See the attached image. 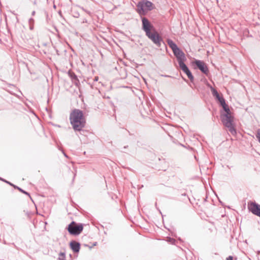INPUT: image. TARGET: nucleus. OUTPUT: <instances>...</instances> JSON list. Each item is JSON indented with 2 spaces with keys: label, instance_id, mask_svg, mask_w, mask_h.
Instances as JSON below:
<instances>
[{
  "label": "nucleus",
  "instance_id": "10",
  "mask_svg": "<svg viewBox=\"0 0 260 260\" xmlns=\"http://www.w3.org/2000/svg\"><path fill=\"white\" fill-rule=\"evenodd\" d=\"M70 247L71 249L73 250V251L75 252H79L80 248V245L79 243L75 242V241H72L70 243Z\"/></svg>",
  "mask_w": 260,
  "mask_h": 260
},
{
  "label": "nucleus",
  "instance_id": "18",
  "mask_svg": "<svg viewBox=\"0 0 260 260\" xmlns=\"http://www.w3.org/2000/svg\"><path fill=\"white\" fill-rule=\"evenodd\" d=\"M62 152H63L64 156L66 157H68V156L67 155V154L63 151H62Z\"/></svg>",
  "mask_w": 260,
  "mask_h": 260
},
{
  "label": "nucleus",
  "instance_id": "21",
  "mask_svg": "<svg viewBox=\"0 0 260 260\" xmlns=\"http://www.w3.org/2000/svg\"><path fill=\"white\" fill-rule=\"evenodd\" d=\"M209 53H210L209 51H207V54L208 55Z\"/></svg>",
  "mask_w": 260,
  "mask_h": 260
},
{
  "label": "nucleus",
  "instance_id": "17",
  "mask_svg": "<svg viewBox=\"0 0 260 260\" xmlns=\"http://www.w3.org/2000/svg\"><path fill=\"white\" fill-rule=\"evenodd\" d=\"M233 257L232 256H229L226 258V260H233Z\"/></svg>",
  "mask_w": 260,
  "mask_h": 260
},
{
  "label": "nucleus",
  "instance_id": "20",
  "mask_svg": "<svg viewBox=\"0 0 260 260\" xmlns=\"http://www.w3.org/2000/svg\"><path fill=\"white\" fill-rule=\"evenodd\" d=\"M35 14V11H33L32 13V15H34Z\"/></svg>",
  "mask_w": 260,
  "mask_h": 260
},
{
  "label": "nucleus",
  "instance_id": "1",
  "mask_svg": "<svg viewBox=\"0 0 260 260\" xmlns=\"http://www.w3.org/2000/svg\"><path fill=\"white\" fill-rule=\"evenodd\" d=\"M142 28L146 33V35L150 39L154 44L158 47L160 45L161 39L159 37L158 32L156 31L153 26L150 23L148 20L146 18H143L142 20Z\"/></svg>",
  "mask_w": 260,
  "mask_h": 260
},
{
  "label": "nucleus",
  "instance_id": "9",
  "mask_svg": "<svg viewBox=\"0 0 260 260\" xmlns=\"http://www.w3.org/2000/svg\"><path fill=\"white\" fill-rule=\"evenodd\" d=\"M182 71L184 72L186 75L187 76L188 78L190 79V80L191 82H193V76H192L191 73L189 70L188 68L186 65H184L181 67L180 68Z\"/></svg>",
  "mask_w": 260,
  "mask_h": 260
},
{
  "label": "nucleus",
  "instance_id": "19",
  "mask_svg": "<svg viewBox=\"0 0 260 260\" xmlns=\"http://www.w3.org/2000/svg\"><path fill=\"white\" fill-rule=\"evenodd\" d=\"M6 183H8L9 184H10L11 185H13L11 183H9V182L8 181H5Z\"/></svg>",
  "mask_w": 260,
  "mask_h": 260
},
{
  "label": "nucleus",
  "instance_id": "7",
  "mask_svg": "<svg viewBox=\"0 0 260 260\" xmlns=\"http://www.w3.org/2000/svg\"><path fill=\"white\" fill-rule=\"evenodd\" d=\"M193 64L203 73L208 74L209 70L207 66L204 62L200 60H196Z\"/></svg>",
  "mask_w": 260,
  "mask_h": 260
},
{
  "label": "nucleus",
  "instance_id": "4",
  "mask_svg": "<svg viewBox=\"0 0 260 260\" xmlns=\"http://www.w3.org/2000/svg\"><path fill=\"white\" fill-rule=\"evenodd\" d=\"M137 7V12L140 16H143L153 9V4L147 0H142L138 3Z\"/></svg>",
  "mask_w": 260,
  "mask_h": 260
},
{
  "label": "nucleus",
  "instance_id": "8",
  "mask_svg": "<svg viewBox=\"0 0 260 260\" xmlns=\"http://www.w3.org/2000/svg\"><path fill=\"white\" fill-rule=\"evenodd\" d=\"M250 211L254 215L260 217V205L255 203H251L249 205Z\"/></svg>",
  "mask_w": 260,
  "mask_h": 260
},
{
  "label": "nucleus",
  "instance_id": "11",
  "mask_svg": "<svg viewBox=\"0 0 260 260\" xmlns=\"http://www.w3.org/2000/svg\"><path fill=\"white\" fill-rule=\"evenodd\" d=\"M216 99L219 101L221 106L222 107L224 111H229V107L226 104L224 99L221 96H219L218 98H216Z\"/></svg>",
  "mask_w": 260,
  "mask_h": 260
},
{
  "label": "nucleus",
  "instance_id": "2",
  "mask_svg": "<svg viewBox=\"0 0 260 260\" xmlns=\"http://www.w3.org/2000/svg\"><path fill=\"white\" fill-rule=\"evenodd\" d=\"M70 121L75 131H81L84 126L85 120L82 111L75 109L70 114Z\"/></svg>",
  "mask_w": 260,
  "mask_h": 260
},
{
  "label": "nucleus",
  "instance_id": "16",
  "mask_svg": "<svg viewBox=\"0 0 260 260\" xmlns=\"http://www.w3.org/2000/svg\"><path fill=\"white\" fill-rule=\"evenodd\" d=\"M17 188H18V189H19L21 192H23V193L28 195V196H29V194L28 192L24 191L23 190H22V189H21L20 188H19L18 187H17Z\"/></svg>",
  "mask_w": 260,
  "mask_h": 260
},
{
  "label": "nucleus",
  "instance_id": "3",
  "mask_svg": "<svg viewBox=\"0 0 260 260\" xmlns=\"http://www.w3.org/2000/svg\"><path fill=\"white\" fill-rule=\"evenodd\" d=\"M224 113L221 114L222 122L229 129V131L233 135H235L236 134V130L235 127L234 117L232 116L229 108V111H224Z\"/></svg>",
  "mask_w": 260,
  "mask_h": 260
},
{
  "label": "nucleus",
  "instance_id": "22",
  "mask_svg": "<svg viewBox=\"0 0 260 260\" xmlns=\"http://www.w3.org/2000/svg\"><path fill=\"white\" fill-rule=\"evenodd\" d=\"M0 180H2L4 181L3 179H1V178H0Z\"/></svg>",
  "mask_w": 260,
  "mask_h": 260
},
{
  "label": "nucleus",
  "instance_id": "14",
  "mask_svg": "<svg viewBox=\"0 0 260 260\" xmlns=\"http://www.w3.org/2000/svg\"><path fill=\"white\" fill-rule=\"evenodd\" d=\"M66 255L64 253L61 252L59 254L58 260H66Z\"/></svg>",
  "mask_w": 260,
  "mask_h": 260
},
{
  "label": "nucleus",
  "instance_id": "12",
  "mask_svg": "<svg viewBox=\"0 0 260 260\" xmlns=\"http://www.w3.org/2000/svg\"><path fill=\"white\" fill-rule=\"evenodd\" d=\"M167 42L169 46L171 49H179L176 44L172 40L168 39H167Z\"/></svg>",
  "mask_w": 260,
  "mask_h": 260
},
{
  "label": "nucleus",
  "instance_id": "6",
  "mask_svg": "<svg viewBox=\"0 0 260 260\" xmlns=\"http://www.w3.org/2000/svg\"><path fill=\"white\" fill-rule=\"evenodd\" d=\"M174 55L176 56L178 62L179 67H181L184 65V62L186 60L185 54L182 52V50H173Z\"/></svg>",
  "mask_w": 260,
  "mask_h": 260
},
{
  "label": "nucleus",
  "instance_id": "15",
  "mask_svg": "<svg viewBox=\"0 0 260 260\" xmlns=\"http://www.w3.org/2000/svg\"><path fill=\"white\" fill-rule=\"evenodd\" d=\"M167 241L172 243V244H173L175 240V239H173V238H168V240H167Z\"/></svg>",
  "mask_w": 260,
  "mask_h": 260
},
{
  "label": "nucleus",
  "instance_id": "5",
  "mask_svg": "<svg viewBox=\"0 0 260 260\" xmlns=\"http://www.w3.org/2000/svg\"><path fill=\"white\" fill-rule=\"evenodd\" d=\"M83 229L82 224L77 225L75 222L73 221L69 225L68 230L71 235H77L81 233Z\"/></svg>",
  "mask_w": 260,
  "mask_h": 260
},
{
  "label": "nucleus",
  "instance_id": "13",
  "mask_svg": "<svg viewBox=\"0 0 260 260\" xmlns=\"http://www.w3.org/2000/svg\"><path fill=\"white\" fill-rule=\"evenodd\" d=\"M211 91L212 92L213 95L215 96L216 99L219 98L220 95L216 89H215L212 87H211Z\"/></svg>",
  "mask_w": 260,
  "mask_h": 260
}]
</instances>
